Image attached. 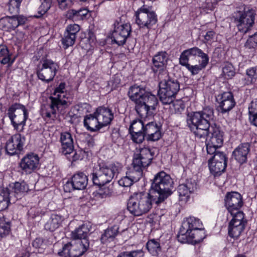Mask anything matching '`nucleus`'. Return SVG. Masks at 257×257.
I'll return each mask as SVG.
<instances>
[{"mask_svg": "<svg viewBox=\"0 0 257 257\" xmlns=\"http://www.w3.org/2000/svg\"><path fill=\"white\" fill-rule=\"evenodd\" d=\"M214 118L213 108L205 106L201 110L188 113L187 126L196 138L205 139L208 137L207 141L222 147L224 133L219 125L212 123Z\"/></svg>", "mask_w": 257, "mask_h": 257, "instance_id": "obj_1", "label": "nucleus"}, {"mask_svg": "<svg viewBox=\"0 0 257 257\" xmlns=\"http://www.w3.org/2000/svg\"><path fill=\"white\" fill-rule=\"evenodd\" d=\"M99 168L91 174L94 185L100 188L93 192L94 199L97 201L105 199L111 195L112 191L108 187H102L109 183L114 177H116L121 171L123 166L118 162H114L109 165L105 163L98 165Z\"/></svg>", "mask_w": 257, "mask_h": 257, "instance_id": "obj_2", "label": "nucleus"}, {"mask_svg": "<svg viewBox=\"0 0 257 257\" xmlns=\"http://www.w3.org/2000/svg\"><path fill=\"white\" fill-rule=\"evenodd\" d=\"M208 55L197 47L184 50L180 54L179 64L184 66L192 75L198 74L209 63Z\"/></svg>", "mask_w": 257, "mask_h": 257, "instance_id": "obj_3", "label": "nucleus"}, {"mask_svg": "<svg viewBox=\"0 0 257 257\" xmlns=\"http://www.w3.org/2000/svg\"><path fill=\"white\" fill-rule=\"evenodd\" d=\"M66 83L61 82L59 85L55 88L53 95L49 97L50 103L47 107L42 110V115L46 119L54 120L56 118L57 111L62 110L68 107L72 102L68 100V97L64 94Z\"/></svg>", "mask_w": 257, "mask_h": 257, "instance_id": "obj_4", "label": "nucleus"}, {"mask_svg": "<svg viewBox=\"0 0 257 257\" xmlns=\"http://www.w3.org/2000/svg\"><path fill=\"white\" fill-rule=\"evenodd\" d=\"M149 191L157 198L158 202H163L173 193L174 182L170 175L164 171L157 173L151 180Z\"/></svg>", "mask_w": 257, "mask_h": 257, "instance_id": "obj_5", "label": "nucleus"}, {"mask_svg": "<svg viewBox=\"0 0 257 257\" xmlns=\"http://www.w3.org/2000/svg\"><path fill=\"white\" fill-rule=\"evenodd\" d=\"M153 203L158 205L161 202H158L157 198L152 196L149 191L148 193L137 192L130 197L127 209L132 215L140 216L148 213L152 208Z\"/></svg>", "mask_w": 257, "mask_h": 257, "instance_id": "obj_6", "label": "nucleus"}, {"mask_svg": "<svg viewBox=\"0 0 257 257\" xmlns=\"http://www.w3.org/2000/svg\"><path fill=\"white\" fill-rule=\"evenodd\" d=\"M159 89L158 95L160 101L164 105L170 104L176 99V95L180 89L179 80L169 74L159 78Z\"/></svg>", "mask_w": 257, "mask_h": 257, "instance_id": "obj_7", "label": "nucleus"}, {"mask_svg": "<svg viewBox=\"0 0 257 257\" xmlns=\"http://www.w3.org/2000/svg\"><path fill=\"white\" fill-rule=\"evenodd\" d=\"M135 17L136 24L140 29H147L148 32L158 22V17L152 8L144 5L136 12Z\"/></svg>", "mask_w": 257, "mask_h": 257, "instance_id": "obj_8", "label": "nucleus"}, {"mask_svg": "<svg viewBox=\"0 0 257 257\" xmlns=\"http://www.w3.org/2000/svg\"><path fill=\"white\" fill-rule=\"evenodd\" d=\"M154 156L153 149L149 148L141 149L140 153L134 155L131 170L142 177L143 170L151 165Z\"/></svg>", "mask_w": 257, "mask_h": 257, "instance_id": "obj_9", "label": "nucleus"}, {"mask_svg": "<svg viewBox=\"0 0 257 257\" xmlns=\"http://www.w3.org/2000/svg\"><path fill=\"white\" fill-rule=\"evenodd\" d=\"M158 103V99L155 95L146 91L135 105V109L140 117H151Z\"/></svg>", "mask_w": 257, "mask_h": 257, "instance_id": "obj_10", "label": "nucleus"}, {"mask_svg": "<svg viewBox=\"0 0 257 257\" xmlns=\"http://www.w3.org/2000/svg\"><path fill=\"white\" fill-rule=\"evenodd\" d=\"M256 13L253 9L238 11L234 17V23L238 31L243 34L249 32L254 24Z\"/></svg>", "mask_w": 257, "mask_h": 257, "instance_id": "obj_11", "label": "nucleus"}, {"mask_svg": "<svg viewBox=\"0 0 257 257\" xmlns=\"http://www.w3.org/2000/svg\"><path fill=\"white\" fill-rule=\"evenodd\" d=\"M7 115L14 128L18 130L19 125H25L29 113L25 105L15 103L9 107Z\"/></svg>", "mask_w": 257, "mask_h": 257, "instance_id": "obj_12", "label": "nucleus"}, {"mask_svg": "<svg viewBox=\"0 0 257 257\" xmlns=\"http://www.w3.org/2000/svg\"><path fill=\"white\" fill-rule=\"evenodd\" d=\"M58 68L57 63L51 59H46L43 61L42 67L37 70V77L42 81L49 83L53 80Z\"/></svg>", "mask_w": 257, "mask_h": 257, "instance_id": "obj_13", "label": "nucleus"}, {"mask_svg": "<svg viewBox=\"0 0 257 257\" xmlns=\"http://www.w3.org/2000/svg\"><path fill=\"white\" fill-rule=\"evenodd\" d=\"M40 158L34 153H29L25 155L19 163L20 171L25 175H29L36 172L40 168Z\"/></svg>", "mask_w": 257, "mask_h": 257, "instance_id": "obj_14", "label": "nucleus"}, {"mask_svg": "<svg viewBox=\"0 0 257 257\" xmlns=\"http://www.w3.org/2000/svg\"><path fill=\"white\" fill-rule=\"evenodd\" d=\"M89 247V243L86 240L83 241V244L79 242L74 243L68 242L63 246L58 254L64 257H80L87 250Z\"/></svg>", "mask_w": 257, "mask_h": 257, "instance_id": "obj_15", "label": "nucleus"}, {"mask_svg": "<svg viewBox=\"0 0 257 257\" xmlns=\"http://www.w3.org/2000/svg\"><path fill=\"white\" fill-rule=\"evenodd\" d=\"M131 32L132 28L130 24H120L117 22H115L114 30L111 36L112 43L118 46H123L125 44Z\"/></svg>", "mask_w": 257, "mask_h": 257, "instance_id": "obj_16", "label": "nucleus"}, {"mask_svg": "<svg viewBox=\"0 0 257 257\" xmlns=\"http://www.w3.org/2000/svg\"><path fill=\"white\" fill-rule=\"evenodd\" d=\"M218 103L217 111L221 113H228L236 105L234 95L231 91H225L219 93L216 97Z\"/></svg>", "mask_w": 257, "mask_h": 257, "instance_id": "obj_17", "label": "nucleus"}, {"mask_svg": "<svg viewBox=\"0 0 257 257\" xmlns=\"http://www.w3.org/2000/svg\"><path fill=\"white\" fill-rule=\"evenodd\" d=\"M88 184V176L82 172L75 173L64 185V190L66 192H71L75 190H80L86 188Z\"/></svg>", "mask_w": 257, "mask_h": 257, "instance_id": "obj_18", "label": "nucleus"}, {"mask_svg": "<svg viewBox=\"0 0 257 257\" xmlns=\"http://www.w3.org/2000/svg\"><path fill=\"white\" fill-rule=\"evenodd\" d=\"M25 141V137L20 134L12 136L6 143V153L10 156L20 154L23 150Z\"/></svg>", "mask_w": 257, "mask_h": 257, "instance_id": "obj_19", "label": "nucleus"}, {"mask_svg": "<svg viewBox=\"0 0 257 257\" xmlns=\"http://www.w3.org/2000/svg\"><path fill=\"white\" fill-rule=\"evenodd\" d=\"M225 206L230 213L240 210L243 205L242 197L237 192H227L224 198Z\"/></svg>", "mask_w": 257, "mask_h": 257, "instance_id": "obj_20", "label": "nucleus"}, {"mask_svg": "<svg viewBox=\"0 0 257 257\" xmlns=\"http://www.w3.org/2000/svg\"><path fill=\"white\" fill-rule=\"evenodd\" d=\"M205 236L203 230L199 229L193 230L188 233L177 234L178 240L182 243L197 244L200 243L204 239Z\"/></svg>", "mask_w": 257, "mask_h": 257, "instance_id": "obj_21", "label": "nucleus"}, {"mask_svg": "<svg viewBox=\"0 0 257 257\" xmlns=\"http://www.w3.org/2000/svg\"><path fill=\"white\" fill-rule=\"evenodd\" d=\"M145 133L146 140L148 141L155 142L160 140L162 137V124L155 121H147Z\"/></svg>", "mask_w": 257, "mask_h": 257, "instance_id": "obj_22", "label": "nucleus"}, {"mask_svg": "<svg viewBox=\"0 0 257 257\" xmlns=\"http://www.w3.org/2000/svg\"><path fill=\"white\" fill-rule=\"evenodd\" d=\"M94 114H96L103 127L109 125L114 118L111 109L104 105L98 107L94 111Z\"/></svg>", "mask_w": 257, "mask_h": 257, "instance_id": "obj_23", "label": "nucleus"}, {"mask_svg": "<svg viewBox=\"0 0 257 257\" xmlns=\"http://www.w3.org/2000/svg\"><path fill=\"white\" fill-rule=\"evenodd\" d=\"M202 226L200 219L194 217H189L184 219L178 234L188 233L193 230L199 229Z\"/></svg>", "mask_w": 257, "mask_h": 257, "instance_id": "obj_24", "label": "nucleus"}, {"mask_svg": "<svg viewBox=\"0 0 257 257\" xmlns=\"http://www.w3.org/2000/svg\"><path fill=\"white\" fill-rule=\"evenodd\" d=\"M250 147V145L248 143H241L233 151V157L239 164L246 162Z\"/></svg>", "mask_w": 257, "mask_h": 257, "instance_id": "obj_25", "label": "nucleus"}, {"mask_svg": "<svg viewBox=\"0 0 257 257\" xmlns=\"http://www.w3.org/2000/svg\"><path fill=\"white\" fill-rule=\"evenodd\" d=\"M83 124L86 128L91 132H96L103 127L94 112L84 116Z\"/></svg>", "mask_w": 257, "mask_h": 257, "instance_id": "obj_26", "label": "nucleus"}, {"mask_svg": "<svg viewBox=\"0 0 257 257\" xmlns=\"http://www.w3.org/2000/svg\"><path fill=\"white\" fill-rule=\"evenodd\" d=\"M60 141L61 143V152L63 154L70 155L73 152V141L70 133L68 132L62 133Z\"/></svg>", "mask_w": 257, "mask_h": 257, "instance_id": "obj_27", "label": "nucleus"}, {"mask_svg": "<svg viewBox=\"0 0 257 257\" xmlns=\"http://www.w3.org/2000/svg\"><path fill=\"white\" fill-rule=\"evenodd\" d=\"M13 192L8 188H0V211L7 209L11 203H14L16 199L13 198Z\"/></svg>", "mask_w": 257, "mask_h": 257, "instance_id": "obj_28", "label": "nucleus"}, {"mask_svg": "<svg viewBox=\"0 0 257 257\" xmlns=\"http://www.w3.org/2000/svg\"><path fill=\"white\" fill-rule=\"evenodd\" d=\"M257 81V65L247 68L245 71V76L242 78L240 84L243 86L254 85Z\"/></svg>", "mask_w": 257, "mask_h": 257, "instance_id": "obj_29", "label": "nucleus"}, {"mask_svg": "<svg viewBox=\"0 0 257 257\" xmlns=\"http://www.w3.org/2000/svg\"><path fill=\"white\" fill-rule=\"evenodd\" d=\"M53 0H40L41 8L44 13L47 12L51 8ZM60 9L65 10L72 6V0H57Z\"/></svg>", "mask_w": 257, "mask_h": 257, "instance_id": "obj_30", "label": "nucleus"}, {"mask_svg": "<svg viewBox=\"0 0 257 257\" xmlns=\"http://www.w3.org/2000/svg\"><path fill=\"white\" fill-rule=\"evenodd\" d=\"M167 67V64L152 58L151 70L153 73L158 75L159 78H163V76L168 74Z\"/></svg>", "mask_w": 257, "mask_h": 257, "instance_id": "obj_31", "label": "nucleus"}, {"mask_svg": "<svg viewBox=\"0 0 257 257\" xmlns=\"http://www.w3.org/2000/svg\"><path fill=\"white\" fill-rule=\"evenodd\" d=\"M119 227L117 225H114L108 227L104 230L102 234L100 240L102 243H106L114 240V238L119 232Z\"/></svg>", "mask_w": 257, "mask_h": 257, "instance_id": "obj_32", "label": "nucleus"}, {"mask_svg": "<svg viewBox=\"0 0 257 257\" xmlns=\"http://www.w3.org/2000/svg\"><path fill=\"white\" fill-rule=\"evenodd\" d=\"M84 37H80L79 45L85 50H89L95 45L96 37L94 33L89 31L87 34H84Z\"/></svg>", "mask_w": 257, "mask_h": 257, "instance_id": "obj_33", "label": "nucleus"}, {"mask_svg": "<svg viewBox=\"0 0 257 257\" xmlns=\"http://www.w3.org/2000/svg\"><path fill=\"white\" fill-rule=\"evenodd\" d=\"M64 217L58 214H52L50 219L45 224L44 228L46 230L51 232L55 231L61 225Z\"/></svg>", "mask_w": 257, "mask_h": 257, "instance_id": "obj_34", "label": "nucleus"}, {"mask_svg": "<svg viewBox=\"0 0 257 257\" xmlns=\"http://www.w3.org/2000/svg\"><path fill=\"white\" fill-rule=\"evenodd\" d=\"M146 90L140 86L134 85L131 86L128 91V96L130 99L137 105L142 96L145 94Z\"/></svg>", "mask_w": 257, "mask_h": 257, "instance_id": "obj_35", "label": "nucleus"}, {"mask_svg": "<svg viewBox=\"0 0 257 257\" xmlns=\"http://www.w3.org/2000/svg\"><path fill=\"white\" fill-rule=\"evenodd\" d=\"M89 229L85 224H82L78 228L72 232V237L74 239H80L79 242L83 244V241L86 240V242L89 244V240L87 238L88 233Z\"/></svg>", "mask_w": 257, "mask_h": 257, "instance_id": "obj_36", "label": "nucleus"}, {"mask_svg": "<svg viewBox=\"0 0 257 257\" xmlns=\"http://www.w3.org/2000/svg\"><path fill=\"white\" fill-rule=\"evenodd\" d=\"M141 178L140 176L131 170L128 173H126V176L121 178L118 181L119 185L124 187H130L135 182H137Z\"/></svg>", "mask_w": 257, "mask_h": 257, "instance_id": "obj_37", "label": "nucleus"}, {"mask_svg": "<svg viewBox=\"0 0 257 257\" xmlns=\"http://www.w3.org/2000/svg\"><path fill=\"white\" fill-rule=\"evenodd\" d=\"M208 166L210 173L214 176H219L225 170L227 166L226 162H212L208 161Z\"/></svg>", "mask_w": 257, "mask_h": 257, "instance_id": "obj_38", "label": "nucleus"}, {"mask_svg": "<svg viewBox=\"0 0 257 257\" xmlns=\"http://www.w3.org/2000/svg\"><path fill=\"white\" fill-rule=\"evenodd\" d=\"M88 13V10L86 9H80L78 10L74 9L69 10L66 14V17L73 21H77L83 20Z\"/></svg>", "mask_w": 257, "mask_h": 257, "instance_id": "obj_39", "label": "nucleus"}, {"mask_svg": "<svg viewBox=\"0 0 257 257\" xmlns=\"http://www.w3.org/2000/svg\"><path fill=\"white\" fill-rule=\"evenodd\" d=\"M248 109V118L250 124L257 127V98L250 102Z\"/></svg>", "mask_w": 257, "mask_h": 257, "instance_id": "obj_40", "label": "nucleus"}, {"mask_svg": "<svg viewBox=\"0 0 257 257\" xmlns=\"http://www.w3.org/2000/svg\"><path fill=\"white\" fill-rule=\"evenodd\" d=\"M12 189L10 192L13 193V198L16 200L18 197H19V194L27 192L29 188L25 182H23L20 183L16 182L12 185Z\"/></svg>", "mask_w": 257, "mask_h": 257, "instance_id": "obj_41", "label": "nucleus"}, {"mask_svg": "<svg viewBox=\"0 0 257 257\" xmlns=\"http://www.w3.org/2000/svg\"><path fill=\"white\" fill-rule=\"evenodd\" d=\"M11 30H14L19 26L24 25L27 21V17L23 15H14L13 16H8Z\"/></svg>", "mask_w": 257, "mask_h": 257, "instance_id": "obj_42", "label": "nucleus"}, {"mask_svg": "<svg viewBox=\"0 0 257 257\" xmlns=\"http://www.w3.org/2000/svg\"><path fill=\"white\" fill-rule=\"evenodd\" d=\"M146 247L148 251L154 256H157L161 252V247L158 239L149 240L146 244Z\"/></svg>", "mask_w": 257, "mask_h": 257, "instance_id": "obj_43", "label": "nucleus"}, {"mask_svg": "<svg viewBox=\"0 0 257 257\" xmlns=\"http://www.w3.org/2000/svg\"><path fill=\"white\" fill-rule=\"evenodd\" d=\"M149 117H141V119L134 120L131 123L129 131H143L145 130L146 122Z\"/></svg>", "mask_w": 257, "mask_h": 257, "instance_id": "obj_44", "label": "nucleus"}, {"mask_svg": "<svg viewBox=\"0 0 257 257\" xmlns=\"http://www.w3.org/2000/svg\"><path fill=\"white\" fill-rule=\"evenodd\" d=\"M11 232V222L5 217H0V237H5Z\"/></svg>", "mask_w": 257, "mask_h": 257, "instance_id": "obj_45", "label": "nucleus"}, {"mask_svg": "<svg viewBox=\"0 0 257 257\" xmlns=\"http://www.w3.org/2000/svg\"><path fill=\"white\" fill-rule=\"evenodd\" d=\"M235 74L233 66L229 63H226L222 68V75L227 79H231Z\"/></svg>", "mask_w": 257, "mask_h": 257, "instance_id": "obj_46", "label": "nucleus"}, {"mask_svg": "<svg viewBox=\"0 0 257 257\" xmlns=\"http://www.w3.org/2000/svg\"><path fill=\"white\" fill-rule=\"evenodd\" d=\"M244 229L241 226H237L228 224V235L230 237L236 239L240 235Z\"/></svg>", "mask_w": 257, "mask_h": 257, "instance_id": "obj_47", "label": "nucleus"}, {"mask_svg": "<svg viewBox=\"0 0 257 257\" xmlns=\"http://www.w3.org/2000/svg\"><path fill=\"white\" fill-rule=\"evenodd\" d=\"M129 133L134 143L141 144L145 140L146 135L144 130L143 131H129Z\"/></svg>", "mask_w": 257, "mask_h": 257, "instance_id": "obj_48", "label": "nucleus"}, {"mask_svg": "<svg viewBox=\"0 0 257 257\" xmlns=\"http://www.w3.org/2000/svg\"><path fill=\"white\" fill-rule=\"evenodd\" d=\"M76 39V37L70 35L65 32L64 37L61 40L64 49H66L69 47L73 46L75 42Z\"/></svg>", "mask_w": 257, "mask_h": 257, "instance_id": "obj_49", "label": "nucleus"}, {"mask_svg": "<svg viewBox=\"0 0 257 257\" xmlns=\"http://www.w3.org/2000/svg\"><path fill=\"white\" fill-rule=\"evenodd\" d=\"M2 59L0 60L1 63L6 64L9 63L10 61V55L9 51L7 47L5 45L0 44V58Z\"/></svg>", "mask_w": 257, "mask_h": 257, "instance_id": "obj_50", "label": "nucleus"}, {"mask_svg": "<svg viewBox=\"0 0 257 257\" xmlns=\"http://www.w3.org/2000/svg\"><path fill=\"white\" fill-rule=\"evenodd\" d=\"M23 0H9L8 3V10L12 14H17L19 13L20 7Z\"/></svg>", "mask_w": 257, "mask_h": 257, "instance_id": "obj_51", "label": "nucleus"}, {"mask_svg": "<svg viewBox=\"0 0 257 257\" xmlns=\"http://www.w3.org/2000/svg\"><path fill=\"white\" fill-rule=\"evenodd\" d=\"M144 252L142 249L121 252L117 257H143Z\"/></svg>", "mask_w": 257, "mask_h": 257, "instance_id": "obj_52", "label": "nucleus"}, {"mask_svg": "<svg viewBox=\"0 0 257 257\" xmlns=\"http://www.w3.org/2000/svg\"><path fill=\"white\" fill-rule=\"evenodd\" d=\"M180 199L187 200L189 198L190 194L191 193L190 191L188 189L187 187L183 184H180L177 189Z\"/></svg>", "mask_w": 257, "mask_h": 257, "instance_id": "obj_53", "label": "nucleus"}, {"mask_svg": "<svg viewBox=\"0 0 257 257\" xmlns=\"http://www.w3.org/2000/svg\"><path fill=\"white\" fill-rule=\"evenodd\" d=\"M257 46V32L250 36L244 44L245 48L254 49Z\"/></svg>", "mask_w": 257, "mask_h": 257, "instance_id": "obj_54", "label": "nucleus"}, {"mask_svg": "<svg viewBox=\"0 0 257 257\" xmlns=\"http://www.w3.org/2000/svg\"><path fill=\"white\" fill-rule=\"evenodd\" d=\"M208 161H211L212 162H227V158L224 153L223 152L219 151L217 153L212 156L209 159Z\"/></svg>", "mask_w": 257, "mask_h": 257, "instance_id": "obj_55", "label": "nucleus"}, {"mask_svg": "<svg viewBox=\"0 0 257 257\" xmlns=\"http://www.w3.org/2000/svg\"><path fill=\"white\" fill-rule=\"evenodd\" d=\"M33 246L36 248H38L39 253L44 252L46 244L44 243L43 239L41 238H36L32 243Z\"/></svg>", "mask_w": 257, "mask_h": 257, "instance_id": "obj_56", "label": "nucleus"}, {"mask_svg": "<svg viewBox=\"0 0 257 257\" xmlns=\"http://www.w3.org/2000/svg\"><path fill=\"white\" fill-rule=\"evenodd\" d=\"M205 145L207 154L211 156L218 152L219 151H217V149L221 147L220 146H217L216 144H211L210 142L207 141H206Z\"/></svg>", "mask_w": 257, "mask_h": 257, "instance_id": "obj_57", "label": "nucleus"}, {"mask_svg": "<svg viewBox=\"0 0 257 257\" xmlns=\"http://www.w3.org/2000/svg\"><path fill=\"white\" fill-rule=\"evenodd\" d=\"M80 30V26L77 24H71L66 27L65 32L71 36L76 37L77 34Z\"/></svg>", "mask_w": 257, "mask_h": 257, "instance_id": "obj_58", "label": "nucleus"}, {"mask_svg": "<svg viewBox=\"0 0 257 257\" xmlns=\"http://www.w3.org/2000/svg\"><path fill=\"white\" fill-rule=\"evenodd\" d=\"M153 58L168 65L169 58L166 51H160L154 56Z\"/></svg>", "mask_w": 257, "mask_h": 257, "instance_id": "obj_59", "label": "nucleus"}, {"mask_svg": "<svg viewBox=\"0 0 257 257\" xmlns=\"http://www.w3.org/2000/svg\"><path fill=\"white\" fill-rule=\"evenodd\" d=\"M183 184L187 187L188 189L191 193L193 192L197 189V183L194 179L191 178L187 179L186 180L185 183Z\"/></svg>", "mask_w": 257, "mask_h": 257, "instance_id": "obj_60", "label": "nucleus"}, {"mask_svg": "<svg viewBox=\"0 0 257 257\" xmlns=\"http://www.w3.org/2000/svg\"><path fill=\"white\" fill-rule=\"evenodd\" d=\"M232 213H230L231 216H232V219L231 220H236V221H247L246 219H244V214L243 212L240 210H238L237 211H233Z\"/></svg>", "mask_w": 257, "mask_h": 257, "instance_id": "obj_61", "label": "nucleus"}, {"mask_svg": "<svg viewBox=\"0 0 257 257\" xmlns=\"http://www.w3.org/2000/svg\"><path fill=\"white\" fill-rule=\"evenodd\" d=\"M0 28L4 31H11L8 16L0 19Z\"/></svg>", "mask_w": 257, "mask_h": 257, "instance_id": "obj_62", "label": "nucleus"}, {"mask_svg": "<svg viewBox=\"0 0 257 257\" xmlns=\"http://www.w3.org/2000/svg\"><path fill=\"white\" fill-rule=\"evenodd\" d=\"M110 137L113 143L115 144L119 143L121 138L119 130L117 128H113L112 130Z\"/></svg>", "mask_w": 257, "mask_h": 257, "instance_id": "obj_63", "label": "nucleus"}, {"mask_svg": "<svg viewBox=\"0 0 257 257\" xmlns=\"http://www.w3.org/2000/svg\"><path fill=\"white\" fill-rule=\"evenodd\" d=\"M40 214V209L36 207L31 208L28 212V215L30 218L32 219L36 218L37 216H38Z\"/></svg>", "mask_w": 257, "mask_h": 257, "instance_id": "obj_64", "label": "nucleus"}]
</instances>
